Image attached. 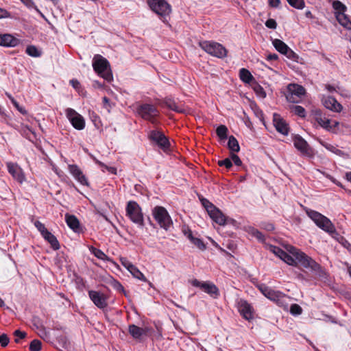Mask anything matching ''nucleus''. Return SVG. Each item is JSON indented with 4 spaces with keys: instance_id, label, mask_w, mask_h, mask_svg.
I'll return each mask as SVG.
<instances>
[{
    "instance_id": "nucleus-33",
    "label": "nucleus",
    "mask_w": 351,
    "mask_h": 351,
    "mask_svg": "<svg viewBox=\"0 0 351 351\" xmlns=\"http://www.w3.org/2000/svg\"><path fill=\"white\" fill-rule=\"evenodd\" d=\"M89 156L91 157L95 161V162L99 165V166L101 168V170L103 172H105V171L107 170L111 174H114V175L117 174V169L115 167H109V166L104 164L103 162L96 160L95 158L90 154H89Z\"/></svg>"
},
{
    "instance_id": "nucleus-5",
    "label": "nucleus",
    "mask_w": 351,
    "mask_h": 351,
    "mask_svg": "<svg viewBox=\"0 0 351 351\" xmlns=\"http://www.w3.org/2000/svg\"><path fill=\"white\" fill-rule=\"evenodd\" d=\"M126 216L138 227L145 226L143 213L140 205L135 201L130 200L125 207Z\"/></svg>"
},
{
    "instance_id": "nucleus-17",
    "label": "nucleus",
    "mask_w": 351,
    "mask_h": 351,
    "mask_svg": "<svg viewBox=\"0 0 351 351\" xmlns=\"http://www.w3.org/2000/svg\"><path fill=\"white\" fill-rule=\"evenodd\" d=\"M6 167L9 173L19 183L23 184L25 181V173L18 164L8 162L6 163Z\"/></svg>"
},
{
    "instance_id": "nucleus-59",
    "label": "nucleus",
    "mask_w": 351,
    "mask_h": 351,
    "mask_svg": "<svg viewBox=\"0 0 351 351\" xmlns=\"http://www.w3.org/2000/svg\"><path fill=\"white\" fill-rule=\"evenodd\" d=\"M121 263L122 265L125 267L128 271L130 268H131L133 264L127 258H120Z\"/></svg>"
},
{
    "instance_id": "nucleus-37",
    "label": "nucleus",
    "mask_w": 351,
    "mask_h": 351,
    "mask_svg": "<svg viewBox=\"0 0 351 351\" xmlns=\"http://www.w3.org/2000/svg\"><path fill=\"white\" fill-rule=\"evenodd\" d=\"M337 19L339 23L346 28L348 27V25L351 23V21H350L348 16L344 13H339L337 16Z\"/></svg>"
},
{
    "instance_id": "nucleus-19",
    "label": "nucleus",
    "mask_w": 351,
    "mask_h": 351,
    "mask_svg": "<svg viewBox=\"0 0 351 351\" xmlns=\"http://www.w3.org/2000/svg\"><path fill=\"white\" fill-rule=\"evenodd\" d=\"M210 217L217 224L224 226L228 223H234L235 220L227 217L218 208L215 207L212 212H209Z\"/></svg>"
},
{
    "instance_id": "nucleus-55",
    "label": "nucleus",
    "mask_w": 351,
    "mask_h": 351,
    "mask_svg": "<svg viewBox=\"0 0 351 351\" xmlns=\"http://www.w3.org/2000/svg\"><path fill=\"white\" fill-rule=\"evenodd\" d=\"M270 248H271V251L274 254H276L278 257H279L280 259H281V257H282V256L286 252L285 251H284L283 250H282L281 248H280L279 247H277V246L271 245Z\"/></svg>"
},
{
    "instance_id": "nucleus-54",
    "label": "nucleus",
    "mask_w": 351,
    "mask_h": 351,
    "mask_svg": "<svg viewBox=\"0 0 351 351\" xmlns=\"http://www.w3.org/2000/svg\"><path fill=\"white\" fill-rule=\"evenodd\" d=\"M34 226L37 228V230L40 232V233L42 236L48 230L46 228L45 226L43 223H41L40 221H36L34 222Z\"/></svg>"
},
{
    "instance_id": "nucleus-63",
    "label": "nucleus",
    "mask_w": 351,
    "mask_h": 351,
    "mask_svg": "<svg viewBox=\"0 0 351 351\" xmlns=\"http://www.w3.org/2000/svg\"><path fill=\"white\" fill-rule=\"evenodd\" d=\"M278 58V56L276 53H269L267 56V60L268 61H274L277 60Z\"/></svg>"
},
{
    "instance_id": "nucleus-50",
    "label": "nucleus",
    "mask_w": 351,
    "mask_h": 351,
    "mask_svg": "<svg viewBox=\"0 0 351 351\" xmlns=\"http://www.w3.org/2000/svg\"><path fill=\"white\" fill-rule=\"evenodd\" d=\"M217 164L219 167H225L227 169H230L232 167V162L229 158L219 160Z\"/></svg>"
},
{
    "instance_id": "nucleus-44",
    "label": "nucleus",
    "mask_w": 351,
    "mask_h": 351,
    "mask_svg": "<svg viewBox=\"0 0 351 351\" xmlns=\"http://www.w3.org/2000/svg\"><path fill=\"white\" fill-rule=\"evenodd\" d=\"M30 351H40L42 349V342L38 339H34L29 344Z\"/></svg>"
},
{
    "instance_id": "nucleus-38",
    "label": "nucleus",
    "mask_w": 351,
    "mask_h": 351,
    "mask_svg": "<svg viewBox=\"0 0 351 351\" xmlns=\"http://www.w3.org/2000/svg\"><path fill=\"white\" fill-rule=\"evenodd\" d=\"M281 260L289 265L295 266L298 265V261L293 256L285 252V254L281 257Z\"/></svg>"
},
{
    "instance_id": "nucleus-20",
    "label": "nucleus",
    "mask_w": 351,
    "mask_h": 351,
    "mask_svg": "<svg viewBox=\"0 0 351 351\" xmlns=\"http://www.w3.org/2000/svg\"><path fill=\"white\" fill-rule=\"evenodd\" d=\"M273 123L276 130L280 134L287 136L289 132V127L286 121L278 114H273Z\"/></svg>"
},
{
    "instance_id": "nucleus-52",
    "label": "nucleus",
    "mask_w": 351,
    "mask_h": 351,
    "mask_svg": "<svg viewBox=\"0 0 351 351\" xmlns=\"http://www.w3.org/2000/svg\"><path fill=\"white\" fill-rule=\"evenodd\" d=\"M293 110L295 114L300 117H304L306 115L305 109L301 106H294Z\"/></svg>"
},
{
    "instance_id": "nucleus-40",
    "label": "nucleus",
    "mask_w": 351,
    "mask_h": 351,
    "mask_svg": "<svg viewBox=\"0 0 351 351\" xmlns=\"http://www.w3.org/2000/svg\"><path fill=\"white\" fill-rule=\"evenodd\" d=\"M25 52L29 56L37 58L41 56V52L38 51L34 45H28L25 49Z\"/></svg>"
},
{
    "instance_id": "nucleus-28",
    "label": "nucleus",
    "mask_w": 351,
    "mask_h": 351,
    "mask_svg": "<svg viewBox=\"0 0 351 351\" xmlns=\"http://www.w3.org/2000/svg\"><path fill=\"white\" fill-rule=\"evenodd\" d=\"M239 77L242 82L246 84H250L252 81H254L253 75L247 69L245 68L240 69Z\"/></svg>"
},
{
    "instance_id": "nucleus-30",
    "label": "nucleus",
    "mask_w": 351,
    "mask_h": 351,
    "mask_svg": "<svg viewBox=\"0 0 351 351\" xmlns=\"http://www.w3.org/2000/svg\"><path fill=\"white\" fill-rule=\"evenodd\" d=\"M228 147L230 150L231 153L239 152L240 151L239 142L232 135L228 138Z\"/></svg>"
},
{
    "instance_id": "nucleus-58",
    "label": "nucleus",
    "mask_w": 351,
    "mask_h": 351,
    "mask_svg": "<svg viewBox=\"0 0 351 351\" xmlns=\"http://www.w3.org/2000/svg\"><path fill=\"white\" fill-rule=\"evenodd\" d=\"M265 26L269 29H276L277 27V23L276 21L273 19H269L265 22Z\"/></svg>"
},
{
    "instance_id": "nucleus-47",
    "label": "nucleus",
    "mask_w": 351,
    "mask_h": 351,
    "mask_svg": "<svg viewBox=\"0 0 351 351\" xmlns=\"http://www.w3.org/2000/svg\"><path fill=\"white\" fill-rule=\"evenodd\" d=\"M200 200H201L202 206L206 208L208 213L209 212H212V210H213L216 207L213 204H212L207 199L202 198Z\"/></svg>"
},
{
    "instance_id": "nucleus-43",
    "label": "nucleus",
    "mask_w": 351,
    "mask_h": 351,
    "mask_svg": "<svg viewBox=\"0 0 351 351\" xmlns=\"http://www.w3.org/2000/svg\"><path fill=\"white\" fill-rule=\"evenodd\" d=\"M289 4L298 10H302L305 7V2L304 0H287Z\"/></svg>"
},
{
    "instance_id": "nucleus-62",
    "label": "nucleus",
    "mask_w": 351,
    "mask_h": 351,
    "mask_svg": "<svg viewBox=\"0 0 351 351\" xmlns=\"http://www.w3.org/2000/svg\"><path fill=\"white\" fill-rule=\"evenodd\" d=\"M183 232L184 235L190 240V241H191L195 238V237L193 235L192 231L189 228L187 230H184Z\"/></svg>"
},
{
    "instance_id": "nucleus-14",
    "label": "nucleus",
    "mask_w": 351,
    "mask_h": 351,
    "mask_svg": "<svg viewBox=\"0 0 351 351\" xmlns=\"http://www.w3.org/2000/svg\"><path fill=\"white\" fill-rule=\"evenodd\" d=\"M288 90L289 93L287 95V99L292 103H297L298 99L306 93V90L302 86L295 84H289Z\"/></svg>"
},
{
    "instance_id": "nucleus-34",
    "label": "nucleus",
    "mask_w": 351,
    "mask_h": 351,
    "mask_svg": "<svg viewBox=\"0 0 351 351\" xmlns=\"http://www.w3.org/2000/svg\"><path fill=\"white\" fill-rule=\"evenodd\" d=\"M89 252L99 260L110 261L108 256L101 250L95 247L89 246Z\"/></svg>"
},
{
    "instance_id": "nucleus-49",
    "label": "nucleus",
    "mask_w": 351,
    "mask_h": 351,
    "mask_svg": "<svg viewBox=\"0 0 351 351\" xmlns=\"http://www.w3.org/2000/svg\"><path fill=\"white\" fill-rule=\"evenodd\" d=\"M283 55L286 56V57L294 62H298V56L295 53L292 49L289 47L287 49V51L283 53Z\"/></svg>"
},
{
    "instance_id": "nucleus-25",
    "label": "nucleus",
    "mask_w": 351,
    "mask_h": 351,
    "mask_svg": "<svg viewBox=\"0 0 351 351\" xmlns=\"http://www.w3.org/2000/svg\"><path fill=\"white\" fill-rule=\"evenodd\" d=\"M65 221L67 226L75 232L79 233L82 232V229L80 226V221L75 215L66 213L65 215Z\"/></svg>"
},
{
    "instance_id": "nucleus-3",
    "label": "nucleus",
    "mask_w": 351,
    "mask_h": 351,
    "mask_svg": "<svg viewBox=\"0 0 351 351\" xmlns=\"http://www.w3.org/2000/svg\"><path fill=\"white\" fill-rule=\"evenodd\" d=\"M93 67L98 75L108 82L113 80V75L108 60L101 55H96L93 59Z\"/></svg>"
},
{
    "instance_id": "nucleus-35",
    "label": "nucleus",
    "mask_w": 351,
    "mask_h": 351,
    "mask_svg": "<svg viewBox=\"0 0 351 351\" xmlns=\"http://www.w3.org/2000/svg\"><path fill=\"white\" fill-rule=\"evenodd\" d=\"M21 1L29 9L34 8L39 14L40 16L44 19L45 20H47V18L42 13V12L38 8V7L35 5L33 0H21Z\"/></svg>"
},
{
    "instance_id": "nucleus-46",
    "label": "nucleus",
    "mask_w": 351,
    "mask_h": 351,
    "mask_svg": "<svg viewBox=\"0 0 351 351\" xmlns=\"http://www.w3.org/2000/svg\"><path fill=\"white\" fill-rule=\"evenodd\" d=\"M332 8L339 13H343L346 10V5L337 0L333 1Z\"/></svg>"
},
{
    "instance_id": "nucleus-31",
    "label": "nucleus",
    "mask_w": 351,
    "mask_h": 351,
    "mask_svg": "<svg viewBox=\"0 0 351 351\" xmlns=\"http://www.w3.org/2000/svg\"><path fill=\"white\" fill-rule=\"evenodd\" d=\"M272 44L275 49L282 54L286 52L289 48V46L285 43L278 38L274 39L272 40Z\"/></svg>"
},
{
    "instance_id": "nucleus-16",
    "label": "nucleus",
    "mask_w": 351,
    "mask_h": 351,
    "mask_svg": "<svg viewBox=\"0 0 351 351\" xmlns=\"http://www.w3.org/2000/svg\"><path fill=\"white\" fill-rule=\"evenodd\" d=\"M89 298L94 304L100 309H104L108 306V295L100 291H90Z\"/></svg>"
},
{
    "instance_id": "nucleus-15",
    "label": "nucleus",
    "mask_w": 351,
    "mask_h": 351,
    "mask_svg": "<svg viewBox=\"0 0 351 351\" xmlns=\"http://www.w3.org/2000/svg\"><path fill=\"white\" fill-rule=\"evenodd\" d=\"M66 115L75 129L82 130L84 128L85 121L83 117L78 114L75 110L67 108L66 110Z\"/></svg>"
},
{
    "instance_id": "nucleus-36",
    "label": "nucleus",
    "mask_w": 351,
    "mask_h": 351,
    "mask_svg": "<svg viewBox=\"0 0 351 351\" xmlns=\"http://www.w3.org/2000/svg\"><path fill=\"white\" fill-rule=\"evenodd\" d=\"M228 128L224 125H220L216 129V134L221 140H225L228 138Z\"/></svg>"
},
{
    "instance_id": "nucleus-9",
    "label": "nucleus",
    "mask_w": 351,
    "mask_h": 351,
    "mask_svg": "<svg viewBox=\"0 0 351 351\" xmlns=\"http://www.w3.org/2000/svg\"><path fill=\"white\" fill-rule=\"evenodd\" d=\"M199 46L213 56L223 58L227 56V49L219 43L208 40L201 41L199 43Z\"/></svg>"
},
{
    "instance_id": "nucleus-4",
    "label": "nucleus",
    "mask_w": 351,
    "mask_h": 351,
    "mask_svg": "<svg viewBox=\"0 0 351 351\" xmlns=\"http://www.w3.org/2000/svg\"><path fill=\"white\" fill-rule=\"evenodd\" d=\"M136 113L143 119L150 122L154 125L160 123V111L153 104L145 103L138 105L136 108Z\"/></svg>"
},
{
    "instance_id": "nucleus-7",
    "label": "nucleus",
    "mask_w": 351,
    "mask_h": 351,
    "mask_svg": "<svg viewBox=\"0 0 351 351\" xmlns=\"http://www.w3.org/2000/svg\"><path fill=\"white\" fill-rule=\"evenodd\" d=\"M147 4L162 22L167 21V16L171 12V6L166 0H148Z\"/></svg>"
},
{
    "instance_id": "nucleus-13",
    "label": "nucleus",
    "mask_w": 351,
    "mask_h": 351,
    "mask_svg": "<svg viewBox=\"0 0 351 351\" xmlns=\"http://www.w3.org/2000/svg\"><path fill=\"white\" fill-rule=\"evenodd\" d=\"M293 141L295 147L300 151L303 156L309 158L313 156V149L301 136L295 135L293 137Z\"/></svg>"
},
{
    "instance_id": "nucleus-48",
    "label": "nucleus",
    "mask_w": 351,
    "mask_h": 351,
    "mask_svg": "<svg viewBox=\"0 0 351 351\" xmlns=\"http://www.w3.org/2000/svg\"><path fill=\"white\" fill-rule=\"evenodd\" d=\"M191 242L200 250H204L206 248V244L199 238L195 237Z\"/></svg>"
},
{
    "instance_id": "nucleus-1",
    "label": "nucleus",
    "mask_w": 351,
    "mask_h": 351,
    "mask_svg": "<svg viewBox=\"0 0 351 351\" xmlns=\"http://www.w3.org/2000/svg\"><path fill=\"white\" fill-rule=\"evenodd\" d=\"M287 251L298 261L304 268L310 269L311 272L318 278H327L328 274L324 268L305 253L298 248L290 245Z\"/></svg>"
},
{
    "instance_id": "nucleus-29",
    "label": "nucleus",
    "mask_w": 351,
    "mask_h": 351,
    "mask_svg": "<svg viewBox=\"0 0 351 351\" xmlns=\"http://www.w3.org/2000/svg\"><path fill=\"white\" fill-rule=\"evenodd\" d=\"M19 131L22 136L29 139V141H32L33 138H36L35 132L27 125H21L20 128H19Z\"/></svg>"
},
{
    "instance_id": "nucleus-8",
    "label": "nucleus",
    "mask_w": 351,
    "mask_h": 351,
    "mask_svg": "<svg viewBox=\"0 0 351 351\" xmlns=\"http://www.w3.org/2000/svg\"><path fill=\"white\" fill-rule=\"evenodd\" d=\"M261 293L269 300L274 302L279 306L287 304V296L280 291L274 289L271 287H257Z\"/></svg>"
},
{
    "instance_id": "nucleus-39",
    "label": "nucleus",
    "mask_w": 351,
    "mask_h": 351,
    "mask_svg": "<svg viewBox=\"0 0 351 351\" xmlns=\"http://www.w3.org/2000/svg\"><path fill=\"white\" fill-rule=\"evenodd\" d=\"M248 233L252 236L256 237L258 241L261 242L265 241V236L258 229L254 228L253 227H250L248 230Z\"/></svg>"
},
{
    "instance_id": "nucleus-10",
    "label": "nucleus",
    "mask_w": 351,
    "mask_h": 351,
    "mask_svg": "<svg viewBox=\"0 0 351 351\" xmlns=\"http://www.w3.org/2000/svg\"><path fill=\"white\" fill-rule=\"evenodd\" d=\"M148 139L155 143L164 152L170 147V143L167 137L161 130H150L147 134Z\"/></svg>"
},
{
    "instance_id": "nucleus-60",
    "label": "nucleus",
    "mask_w": 351,
    "mask_h": 351,
    "mask_svg": "<svg viewBox=\"0 0 351 351\" xmlns=\"http://www.w3.org/2000/svg\"><path fill=\"white\" fill-rule=\"evenodd\" d=\"M230 158H231V160L233 161V162L234 163L235 165L237 166H241L242 165V161L240 159V158L237 155L235 154L234 153H231L230 154Z\"/></svg>"
},
{
    "instance_id": "nucleus-27",
    "label": "nucleus",
    "mask_w": 351,
    "mask_h": 351,
    "mask_svg": "<svg viewBox=\"0 0 351 351\" xmlns=\"http://www.w3.org/2000/svg\"><path fill=\"white\" fill-rule=\"evenodd\" d=\"M129 332L134 339H139L146 334L144 328H140L134 324L129 326Z\"/></svg>"
},
{
    "instance_id": "nucleus-11",
    "label": "nucleus",
    "mask_w": 351,
    "mask_h": 351,
    "mask_svg": "<svg viewBox=\"0 0 351 351\" xmlns=\"http://www.w3.org/2000/svg\"><path fill=\"white\" fill-rule=\"evenodd\" d=\"M314 119L319 126L328 131H330L332 129L337 128L339 125L338 121L328 119L320 110H316L314 111Z\"/></svg>"
},
{
    "instance_id": "nucleus-12",
    "label": "nucleus",
    "mask_w": 351,
    "mask_h": 351,
    "mask_svg": "<svg viewBox=\"0 0 351 351\" xmlns=\"http://www.w3.org/2000/svg\"><path fill=\"white\" fill-rule=\"evenodd\" d=\"M237 307L241 315L246 320L254 319V309L253 306L244 299H238Z\"/></svg>"
},
{
    "instance_id": "nucleus-42",
    "label": "nucleus",
    "mask_w": 351,
    "mask_h": 351,
    "mask_svg": "<svg viewBox=\"0 0 351 351\" xmlns=\"http://www.w3.org/2000/svg\"><path fill=\"white\" fill-rule=\"evenodd\" d=\"M129 271L132 274V276L134 278H138L139 280H142L144 282L146 281V279H145L144 275L134 265H132V267L131 268H130Z\"/></svg>"
},
{
    "instance_id": "nucleus-26",
    "label": "nucleus",
    "mask_w": 351,
    "mask_h": 351,
    "mask_svg": "<svg viewBox=\"0 0 351 351\" xmlns=\"http://www.w3.org/2000/svg\"><path fill=\"white\" fill-rule=\"evenodd\" d=\"M42 237L50 244L53 250H58L60 249V245L59 241L51 232L47 230Z\"/></svg>"
},
{
    "instance_id": "nucleus-18",
    "label": "nucleus",
    "mask_w": 351,
    "mask_h": 351,
    "mask_svg": "<svg viewBox=\"0 0 351 351\" xmlns=\"http://www.w3.org/2000/svg\"><path fill=\"white\" fill-rule=\"evenodd\" d=\"M210 217L217 224L224 226L228 223H234L235 220L227 217L218 208L215 207L212 212H209Z\"/></svg>"
},
{
    "instance_id": "nucleus-32",
    "label": "nucleus",
    "mask_w": 351,
    "mask_h": 351,
    "mask_svg": "<svg viewBox=\"0 0 351 351\" xmlns=\"http://www.w3.org/2000/svg\"><path fill=\"white\" fill-rule=\"evenodd\" d=\"M202 291L208 293L213 298H217L219 295V291L217 287H199Z\"/></svg>"
},
{
    "instance_id": "nucleus-21",
    "label": "nucleus",
    "mask_w": 351,
    "mask_h": 351,
    "mask_svg": "<svg viewBox=\"0 0 351 351\" xmlns=\"http://www.w3.org/2000/svg\"><path fill=\"white\" fill-rule=\"evenodd\" d=\"M161 105L178 113H186V110L184 104L176 102L173 98L167 97L162 101Z\"/></svg>"
},
{
    "instance_id": "nucleus-24",
    "label": "nucleus",
    "mask_w": 351,
    "mask_h": 351,
    "mask_svg": "<svg viewBox=\"0 0 351 351\" xmlns=\"http://www.w3.org/2000/svg\"><path fill=\"white\" fill-rule=\"evenodd\" d=\"M324 106L334 112H340L342 110V106L332 97H327L322 100Z\"/></svg>"
},
{
    "instance_id": "nucleus-56",
    "label": "nucleus",
    "mask_w": 351,
    "mask_h": 351,
    "mask_svg": "<svg viewBox=\"0 0 351 351\" xmlns=\"http://www.w3.org/2000/svg\"><path fill=\"white\" fill-rule=\"evenodd\" d=\"M9 342H10V338L8 337V336L6 334L3 333L0 335V345L3 348L6 347L8 345Z\"/></svg>"
},
{
    "instance_id": "nucleus-22",
    "label": "nucleus",
    "mask_w": 351,
    "mask_h": 351,
    "mask_svg": "<svg viewBox=\"0 0 351 351\" xmlns=\"http://www.w3.org/2000/svg\"><path fill=\"white\" fill-rule=\"evenodd\" d=\"M20 40L9 34H0V45L6 47H14L19 45Z\"/></svg>"
},
{
    "instance_id": "nucleus-64",
    "label": "nucleus",
    "mask_w": 351,
    "mask_h": 351,
    "mask_svg": "<svg viewBox=\"0 0 351 351\" xmlns=\"http://www.w3.org/2000/svg\"><path fill=\"white\" fill-rule=\"evenodd\" d=\"M70 84L75 89H78L80 87V83L77 80H71Z\"/></svg>"
},
{
    "instance_id": "nucleus-6",
    "label": "nucleus",
    "mask_w": 351,
    "mask_h": 351,
    "mask_svg": "<svg viewBox=\"0 0 351 351\" xmlns=\"http://www.w3.org/2000/svg\"><path fill=\"white\" fill-rule=\"evenodd\" d=\"M152 214L161 228L168 230L172 226V219L165 207L161 206H155L152 210Z\"/></svg>"
},
{
    "instance_id": "nucleus-2",
    "label": "nucleus",
    "mask_w": 351,
    "mask_h": 351,
    "mask_svg": "<svg viewBox=\"0 0 351 351\" xmlns=\"http://www.w3.org/2000/svg\"><path fill=\"white\" fill-rule=\"evenodd\" d=\"M305 212L308 217L312 219L320 229L330 234L336 232V228L334 224L327 217L316 210L309 208H305Z\"/></svg>"
},
{
    "instance_id": "nucleus-53",
    "label": "nucleus",
    "mask_w": 351,
    "mask_h": 351,
    "mask_svg": "<svg viewBox=\"0 0 351 351\" xmlns=\"http://www.w3.org/2000/svg\"><path fill=\"white\" fill-rule=\"evenodd\" d=\"M302 308L300 307V306H299L297 304H293L290 307V313L293 315H299L302 313Z\"/></svg>"
},
{
    "instance_id": "nucleus-61",
    "label": "nucleus",
    "mask_w": 351,
    "mask_h": 351,
    "mask_svg": "<svg viewBox=\"0 0 351 351\" xmlns=\"http://www.w3.org/2000/svg\"><path fill=\"white\" fill-rule=\"evenodd\" d=\"M183 232L184 235L190 240V241H191L195 238V237L193 235L192 231L189 228L187 230H184Z\"/></svg>"
},
{
    "instance_id": "nucleus-51",
    "label": "nucleus",
    "mask_w": 351,
    "mask_h": 351,
    "mask_svg": "<svg viewBox=\"0 0 351 351\" xmlns=\"http://www.w3.org/2000/svg\"><path fill=\"white\" fill-rule=\"evenodd\" d=\"M13 334L16 337L14 339V341L16 343H19L20 342V339H24L27 336V333L25 331H21L20 330H16Z\"/></svg>"
},
{
    "instance_id": "nucleus-45",
    "label": "nucleus",
    "mask_w": 351,
    "mask_h": 351,
    "mask_svg": "<svg viewBox=\"0 0 351 351\" xmlns=\"http://www.w3.org/2000/svg\"><path fill=\"white\" fill-rule=\"evenodd\" d=\"M253 89L258 97L261 98L266 97V93L264 88L258 83L255 84V85L253 86Z\"/></svg>"
},
{
    "instance_id": "nucleus-23",
    "label": "nucleus",
    "mask_w": 351,
    "mask_h": 351,
    "mask_svg": "<svg viewBox=\"0 0 351 351\" xmlns=\"http://www.w3.org/2000/svg\"><path fill=\"white\" fill-rule=\"evenodd\" d=\"M69 170L72 176L82 184L88 185L87 180L81 169L76 165H69Z\"/></svg>"
},
{
    "instance_id": "nucleus-57",
    "label": "nucleus",
    "mask_w": 351,
    "mask_h": 351,
    "mask_svg": "<svg viewBox=\"0 0 351 351\" xmlns=\"http://www.w3.org/2000/svg\"><path fill=\"white\" fill-rule=\"evenodd\" d=\"M12 104L22 114H26L27 113L25 108L21 106L14 98H12Z\"/></svg>"
},
{
    "instance_id": "nucleus-41",
    "label": "nucleus",
    "mask_w": 351,
    "mask_h": 351,
    "mask_svg": "<svg viewBox=\"0 0 351 351\" xmlns=\"http://www.w3.org/2000/svg\"><path fill=\"white\" fill-rule=\"evenodd\" d=\"M39 337L43 339L45 341L50 342L51 335L49 331L47 330L46 328L40 324V331L38 332Z\"/></svg>"
}]
</instances>
